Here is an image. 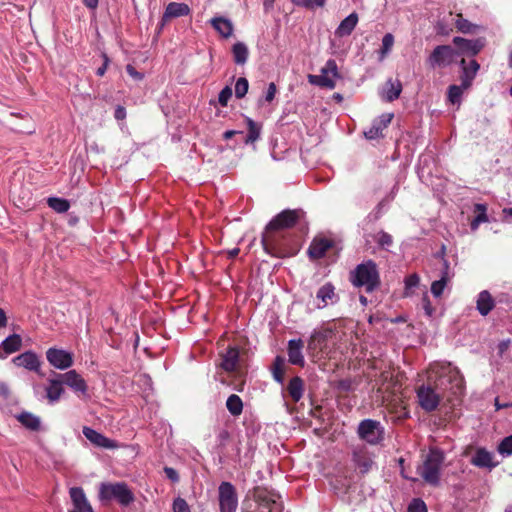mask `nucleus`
Instances as JSON below:
<instances>
[{
  "label": "nucleus",
  "instance_id": "nucleus-1",
  "mask_svg": "<svg viewBox=\"0 0 512 512\" xmlns=\"http://www.w3.org/2000/svg\"><path fill=\"white\" fill-rule=\"evenodd\" d=\"M261 241L264 250L272 256L286 257L293 254L290 235L284 231H277L274 228L269 229V226H266Z\"/></svg>",
  "mask_w": 512,
  "mask_h": 512
},
{
  "label": "nucleus",
  "instance_id": "nucleus-2",
  "mask_svg": "<svg viewBox=\"0 0 512 512\" xmlns=\"http://www.w3.org/2000/svg\"><path fill=\"white\" fill-rule=\"evenodd\" d=\"M350 281L355 287H364L366 292L374 291L380 284L376 263L367 260L358 264L350 273Z\"/></svg>",
  "mask_w": 512,
  "mask_h": 512
},
{
  "label": "nucleus",
  "instance_id": "nucleus-3",
  "mask_svg": "<svg viewBox=\"0 0 512 512\" xmlns=\"http://www.w3.org/2000/svg\"><path fill=\"white\" fill-rule=\"evenodd\" d=\"M444 459V453L441 450L430 449L422 465L417 468L418 474L429 485L438 486Z\"/></svg>",
  "mask_w": 512,
  "mask_h": 512
},
{
  "label": "nucleus",
  "instance_id": "nucleus-4",
  "mask_svg": "<svg viewBox=\"0 0 512 512\" xmlns=\"http://www.w3.org/2000/svg\"><path fill=\"white\" fill-rule=\"evenodd\" d=\"M439 376L436 387L439 389H451L454 394L460 393L463 389V377L460 371L450 363L437 364L434 368Z\"/></svg>",
  "mask_w": 512,
  "mask_h": 512
},
{
  "label": "nucleus",
  "instance_id": "nucleus-5",
  "mask_svg": "<svg viewBox=\"0 0 512 512\" xmlns=\"http://www.w3.org/2000/svg\"><path fill=\"white\" fill-rule=\"evenodd\" d=\"M102 500H117L121 505L127 506L134 501V494L124 482L102 483L99 490Z\"/></svg>",
  "mask_w": 512,
  "mask_h": 512
},
{
  "label": "nucleus",
  "instance_id": "nucleus-6",
  "mask_svg": "<svg viewBox=\"0 0 512 512\" xmlns=\"http://www.w3.org/2000/svg\"><path fill=\"white\" fill-rule=\"evenodd\" d=\"M361 440L371 444H379L384 438V428L379 421L372 419L362 420L357 429Z\"/></svg>",
  "mask_w": 512,
  "mask_h": 512
},
{
  "label": "nucleus",
  "instance_id": "nucleus-7",
  "mask_svg": "<svg viewBox=\"0 0 512 512\" xmlns=\"http://www.w3.org/2000/svg\"><path fill=\"white\" fill-rule=\"evenodd\" d=\"M338 78H340V75L337 63L335 60L329 59L322 67L319 75H309V82L320 87L333 89Z\"/></svg>",
  "mask_w": 512,
  "mask_h": 512
},
{
  "label": "nucleus",
  "instance_id": "nucleus-8",
  "mask_svg": "<svg viewBox=\"0 0 512 512\" xmlns=\"http://www.w3.org/2000/svg\"><path fill=\"white\" fill-rule=\"evenodd\" d=\"M218 491L220 512H236L238 498L235 487L230 482H222Z\"/></svg>",
  "mask_w": 512,
  "mask_h": 512
},
{
  "label": "nucleus",
  "instance_id": "nucleus-9",
  "mask_svg": "<svg viewBox=\"0 0 512 512\" xmlns=\"http://www.w3.org/2000/svg\"><path fill=\"white\" fill-rule=\"evenodd\" d=\"M303 214V211L300 209L284 210L274 217L267 226H269V229L274 228L277 231H283L293 227Z\"/></svg>",
  "mask_w": 512,
  "mask_h": 512
},
{
  "label": "nucleus",
  "instance_id": "nucleus-10",
  "mask_svg": "<svg viewBox=\"0 0 512 512\" xmlns=\"http://www.w3.org/2000/svg\"><path fill=\"white\" fill-rule=\"evenodd\" d=\"M339 301V295L336 293L335 286L327 282L318 288L315 296V308L324 309L329 305H334Z\"/></svg>",
  "mask_w": 512,
  "mask_h": 512
},
{
  "label": "nucleus",
  "instance_id": "nucleus-11",
  "mask_svg": "<svg viewBox=\"0 0 512 512\" xmlns=\"http://www.w3.org/2000/svg\"><path fill=\"white\" fill-rule=\"evenodd\" d=\"M453 43L457 48V54L466 56L477 55L485 46V40L483 38L478 39H466L463 37H454Z\"/></svg>",
  "mask_w": 512,
  "mask_h": 512
},
{
  "label": "nucleus",
  "instance_id": "nucleus-12",
  "mask_svg": "<svg viewBox=\"0 0 512 512\" xmlns=\"http://www.w3.org/2000/svg\"><path fill=\"white\" fill-rule=\"evenodd\" d=\"M420 406L427 412L434 411L441 400V396L430 386L422 385L417 390Z\"/></svg>",
  "mask_w": 512,
  "mask_h": 512
},
{
  "label": "nucleus",
  "instance_id": "nucleus-13",
  "mask_svg": "<svg viewBox=\"0 0 512 512\" xmlns=\"http://www.w3.org/2000/svg\"><path fill=\"white\" fill-rule=\"evenodd\" d=\"M46 358L53 367L60 370L68 369L73 365V355L63 349L49 348Z\"/></svg>",
  "mask_w": 512,
  "mask_h": 512
},
{
  "label": "nucleus",
  "instance_id": "nucleus-14",
  "mask_svg": "<svg viewBox=\"0 0 512 512\" xmlns=\"http://www.w3.org/2000/svg\"><path fill=\"white\" fill-rule=\"evenodd\" d=\"M454 50L448 45H439L434 48L428 58L430 67L447 66L453 61Z\"/></svg>",
  "mask_w": 512,
  "mask_h": 512
},
{
  "label": "nucleus",
  "instance_id": "nucleus-15",
  "mask_svg": "<svg viewBox=\"0 0 512 512\" xmlns=\"http://www.w3.org/2000/svg\"><path fill=\"white\" fill-rule=\"evenodd\" d=\"M393 119L392 113H384L373 120L371 127L364 131V135L369 140L378 139L383 136V130L388 127Z\"/></svg>",
  "mask_w": 512,
  "mask_h": 512
},
{
  "label": "nucleus",
  "instance_id": "nucleus-16",
  "mask_svg": "<svg viewBox=\"0 0 512 512\" xmlns=\"http://www.w3.org/2000/svg\"><path fill=\"white\" fill-rule=\"evenodd\" d=\"M83 434L93 445L100 448L116 449L120 446L116 441L87 426L83 427Z\"/></svg>",
  "mask_w": 512,
  "mask_h": 512
},
{
  "label": "nucleus",
  "instance_id": "nucleus-17",
  "mask_svg": "<svg viewBox=\"0 0 512 512\" xmlns=\"http://www.w3.org/2000/svg\"><path fill=\"white\" fill-rule=\"evenodd\" d=\"M73 508L69 512H93L84 491L80 487H73L69 491Z\"/></svg>",
  "mask_w": 512,
  "mask_h": 512
},
{
  "label": "nucleus",
  "instance_id": "nucleus-18",
  "mask_svg": "<svg viewBox=\"0 0 512 512\" xmlns=\"http://www.w3.org/2000/svg\"><path fill=\"white\" fill-rule=\"evenodd\" d=\"M63 383L73 389L75 392L85 394L87 391V384L80 374L75 370H70L64 374H58Z\"/></svg>",
  "mask_w": 512,
  "mask_h": 512
},
{
  "label": "nucleus",
  "instance_id": "nucleus-19",
  "mask_svg": "<svg viewBox=\"0 0 512 512\" xmlns=\"http://www.w3.org/2000/svg\"><path fill=\"white\" fill-rule=\"evenodd\" d=\"M304 343L301 339H291L288 341L287 353L288 360L293 365L303 367L305 359L302 353Z\"/></svg>",
  "mask_w": 512,
  "mask_h": 512
},
{
  "label": "nucleus",
  "instance_id": "nucleus-20",
  "mask_svg": "<svg viewBox=\"0 0 512 512\" xmlns=\"http://www.w3.org/2000/svg\"><path fill=\"white\" fill-rule=\"evenodd\" d=\"M13 363L16 366L23 367L30 371L38 372L40 368V360L36 353L26 351L13 358Z\"/></svg>",
  "mask_w": 512,
  "mask_h": 512
},
{
  "label": "nucleus",
  "instance_id": "nucleus-21",
  "mask_svg": "<svg viewBox=\"0 0 512 512\" xmlns=\"http://www.w3.org/2000/svg\"><path fill=\"white\" fill-rule=\"evenodd\" d=\"M460 66L462 68L461 83L464 88H470L477 72L480 69V65L476 60H471L468 64L464 59L461 60Z\"/></svg>",
  "mask_w": 512,
  "mask_h": 512
},
{
  "label": "nucleus",
  "instance_id": "nucleus-22",
  "mask_svg": "<svg viewBox=\"0 0 512 512\" xmlns=\"http://www.w3.org/2000/svg\"><path fill=\"white\" fill-rule=\"evenodd\" d=\"M22 338L18 334H12L0 343V359L7 358L10 354L20 350Z\"/></svg>",
  "mask_w": 512,
  "mask_h": 512
},
{
  "label": "nucleus",
  "instance_id": "nucleus-23",
  "mask_svg": "<svg viewBox=\"0 0 512 512\" xmlns=\"http://www.w3.org/2000/svg\"><path fill=\"white\" fill-rule=\"evenodd\" d=\"M471 463L476 467L488 469H492L498 465V462L494 461V455L484 448L477 449L471 459Z\"/></svg>",
  "mask_w": 512,
  "mask_h": 512
},
{
  "label": "nucleus",
  "instance_id": "nucleus-24",
  "mask_svg": "<svg viewBox=\"0 0 512 512\" xmlns=\"http://www.w3.org/2000/svg\"><path fill=\"white\" fill-rule=\"evenodd\" d=\"M239 349L235 346L229 347L225 353L222 354L221 367L227 372H234L239 366Z\"/></svg>",
  "mask_w": 512,
  "mask_h": 512
},
{
  "label": "nucleus",
  "instance_id": "nucleus-25",
  "mask_svg": "<svg viewBox=\"0 0 512 512\" xmlns=\"http://www.w3.org/2000/svg\"><path fill=\"white\" fill-rule=\"evenodd\" d=\"M402 92V84L398 79H388L382 90L381 97L387 102H392L396 100Z\"/></svg>",
  "mask_w": 512,
  "mask_h": 512
},
{
  "label": "nucleus",
  "instance_id": "nucleus-26",
  "mask_svg": "<svg viewBox=\"0 0 512 512\" xmlns=\"http://www.w3.org/2000/svg\"><path fill=\"white\" fill-rule=\"evenodd\" d=\"M353 461L362 473H367L373 464L372 458L364 446L354 449Z\"/></svg>",
  "mask_w": 512,
  "mask_h": 512
},
{
  "label": "nucleus",
  "instance_id": "nucleus-27",
  "mask_svg": "<svg viewBox=\"0 0 512 512\" xmlns=\"http://www.w3.org/2000/svg\"><path fill=\"white\" fill-rule=\"evenodd\" d=\"M189 14L190 8L187 4L179 2H170L166 6L165 12L162 16V21L165 22L168 19L187 16Z\"/></svg>",
  "mask_w": 512,
  "mask_h": 512
},
{
  "label": "nucleus",
  "instance_id": "nucleus-28",
  "mask_svg": "<svg viewBox=\"0 0 512 512\" xmlns=\"http://www.w3.org/2000/svg\"><path fill=\"white\" fill-rule=\"evenodd\" d=\"M63 381L57 376L55 379H49L48 385L46 386V397L50 403L59 401L62 394L64 393Z\"/></svg>",
  "mask_w": 512,
  "mask_h": 512
},
{
  "label": "nucleus",
  "instance_id": "nucleus-29",
  "mask_svg": "<svg viewBox=\"0 0 512 512\" xmlns=\"http://www.w3.org/2000/svg\"><path fill=\"white\" fill-rule=\"evenodd\" d=\"M331 245V241L326 238H315L309 246L308 254L313 259L322 258Z\"/></svg>",
  "mask_w": 512,
  "mask_h": 512
},
{
  "label": "nucleus",
  "instance_id": "nucleus-30",
  "mask_svg": "<svg viewBox=\"0 0 512 512\" xmlns=\"http://www.w3.org/2000/svg\"><path fill=\"white\" fill-rule=\"evenodd\" d=\"M15 418L28 430L39 431L41 429V419L28 411L16 414Z\"/></svg>",
  "mask_w": 512,
  "mask_h": 512
},
{
  "label": "nucleus",
  "instance_id": "nucleus-31",
  "mask_svg": "<svg viewBox=\"0 0 512 512\" xmlns=\"http://www.w3.org/2000/svg\"><path fill=\"white\" fill-rule=\"evenodd\" d=\"M357 23L358 15L355 12L349 14L346 18H344L341 21V23L335 30V35L338 37L349 36L355 29Z\"/></svg>",
  "mask_w": 512,
  "mask_h": 512
},
{
  "label": "nucleus",
  "instance_id": "nucleus-32",
  "mask_svg": "<svg viewBox=\"0 0 512 512\" xmlns=\"http://www.w3.org/2000/svg\"><path fill=\"white\" fill-rule=\"evenodd\" d=\"M495 301L487 290L479 293L477 298V310L482 316H486L494 308Z\"/></svg>",
  "mask_w": 512,
  "mask_h": 512
},
{
  "label": "nucleus",
  "instance_id": "nucleus-33",
  "mask_svg": "<svg viewBox=\"0 0 512 512\" xmlns=\"http://www.w3.org/2000/svg\"><path fill=\"white\" fill-rule=\"evenodd\" d=\"M212 27L224 38H229L233 33L232 22L224 17H215L210 20Z\"/></svg>",
  "mask_w": 512,
  "mask_h": 512
},
{
  "label": "nucleus",
  "instance_id": "nucleus-34",
  "mask_svg": "<svg viewBox=\"0 0 512 512\" xmlns=\"http://www.w3.org/2000/svg\"><path fill=\"white\" fill-rule=\"evenodd\" d=\"M328 336L329 331L327 330H314L308 340V349L321 350L325 346Z\"/></svg>",
  "mask_w": 512,
  "mask_h": 512
},
{
  "label": "nucleus",
  "instance_id": "nucleus-35",
  "mask_svg": "<svg viewBox=\"0 0 512 512\" xmlns=\"http://www.w3.org/2000/svg\"><path fill=\"white\" fill-rule=\"evenodd\" d=\"M287 391L289 396L292 398L294 402H298L302 397L304 393V382L303 380L295 376L293 377L287 386Z\"/></svg>",
  "mask_w": 512,
  "mask_h": 512
},
{
  "label": "nucleus",
  "instance_id": "nucleus-36",
  "mask_svg": "<svg viewBox=\"0 0 512 512\" xmlns=\"http://www.w3.org/2000/svg\"><path fill=\"white\" fill-rule=\"evenodd\" d=\"M445 269L442 272L441 278L439 280H435L431 284V293L434 297L438 298L443 294L445 287L450 281L449 273H448V263L444 261Z\"/></svg>",
  "mask_w": 512,
  "mask_h": 512
},
{
  "label": "nucleus",
  "instance_id": "nucleus-37",
  "mask_svg": "<svg viewBox=\"0 0 512 512\" xmlns=\"http://www.w3.org/2000/svg\"><path fill=\"white\" fill-rule=\"evenodd\" d=\"M234 62L238 65H244L247 62L249 51L243 42H237L232 47Z\"/></svg>",
  "mask_w": 512,
  "mask_h": 512
},
{
  "label": "nucleus",
  "instance_id": "nucleus-38",
  "mask_svg": "<svg viewBox=\"0 0 512 512\" xmlns=\"http://www.w3.org/2000/svg\"><path fill=\"white\" fill-rule=\"evenodd\" d=\"M467 89L468 88H464L462 83L460 85H450L447 93L448 101L451 104L457 105L459 107L461 104L462 95Z\"/></svg>",
  "mask_w": 512,
  "mask_h": 512
},
{
  "label": "nucleus",
  "instance_id": "nucleus-39",
  "mask_svg": "<svg viewBox=\"0 0 512 512\" xmlns=\"http://www.w3.org/2000/svg\"><path fill=\"white\" fill-rule=\"evenodd\" d=\"M226 407L231 415L239 416L243 411V402L238 395L232 394L226 401Z\"/></svg>",
  "mask_w": 512,
  "mask_h": 512
},
{
  "label": "nucleus",
  "instance_id": "nucleus-40",
  "mask_svg": "<svg viewBox=\"0 0 512 512\" xmlns=\"http://www.w3.org/2000/svg\"><path fill=\"white\" fill-rule=\"evenodd\" d=\"M48 206L57 213H65L70 208L68 200L59 197H50L47 200Z\"/></svg>",
  "mask_w": 512,
  "mask_h": 512
},
{
  "label": "nucleus",
  "instance_id": "nucleus-41",
  "mask_svg": "<svg viewBox=\"0 0 512 512\" xmlns=\"http://www.w3.org/2000/svg\"><path fill=\"white\" fill-rule=\"evenodd\" d=\"M455 26L461 33H472L478 27L477 25L463 18L462 14L456 15Z\"/></svg>",
  "mask_w": 512,
  "mask_h": 512
},
{
  "label": "nucleus",
  "instance_id": "nucleus-42",
  "mask_svg": "<svg viewBox=\"0 0 512 512\" xmlns=\"http://www.w3.org/2000/svg\"><path fill=\"white\" fill-rule=\"evenodd\" d=\"M394 45V36L391 33H387L382 38V46L379 52V60L383 61L385 57L390 53Z\"/></svg>",
  "mask_w": 512,
  "mask_h": 512
},
{
  "label": "nucleus",
  "instance_id": "nucleus-43",
  "mask_svg": "<svg viewBox=\"0 0 512 512\" xmlns=\"http://www.w3.org/2000/svg\"><path fill=\"white\" fill-rule=\"evenodd\" d=\"M260 137V128L251 119H248V133L245 137V143H253Z\"/></svg>",
  "mask_w": 512,
  "mask_h": 512
},
{
  "label": "nucleus",
  "instance_id": "nucleus-44",
  "mask_svg": "<svg viewBox=\"0 0 512 512\" xmlns=\"http://www.w3.org/2000/svg\"><path fill=\"white\" fill-rule=\"evenodd\" d=\"M284 360L282 357L277 356L273 365V377L278 383H283L284 381V371H283Z\"/></svg>",
  "mask_w": 512,
  "mask_h": 512
},
{
  "label": "nucleus",
  "instance_id": "nucleus-45",
  "mask_svg": "<svg viewBox=\"0 0 512 512\" xmlns=\"http://www.w3.org/2000/svg\"><path fill=\"white\" fill-rule=\"evenodd\" d=\"M248 87H249V84H248V80L246 78H244V77L238 78L235 83V96L238 99L243 98L248 92Z\"/></svg>",
  "mask_w": 512,
  "mask_h": 512
},
{
  "label": "nucleus",
  "instance_id": "nucleus-46",
  "mask_svg": "<svg viewBox=\"0 0 512 512\" xmlns=\"http://www.w3.org/2000/svg\"><path fill=\"white\" fill-rule=\"evenodd\" d=\"M420 278L417 274H411L405 278V296L412 294V289L419 285Z\"/></svg>",
  "mask_w": 512,
  "mask_h": 512
},
{
  "label": "nucleus",
  "instance_id": "nucleus-47",
  "mask_svg": "<svg viewBox=\"0 0 512 512\" xmlns=\"http://www.w3.org/2000/svg\"><path fill=\"white\" fill-rule=\"evenodd\" d=\"M375 240L384 249H388L393 244L392 236L385 231L378 232Z\"/></svg>",
  "mask_w": 512,
  "mask_h": 512
},
{
  "label": "nucleus",
  "instance_id": "nucleus-48",
  "mask_svg": "<svg viewBox=\"0 0 512 512\" xmlns=\"http://www.w3.org/2000/svg\"><path fill=\"white\" fill-rule=\"evenodd\" d=\"M498 452L503 456L512 455V435L505 437L498 446Z\"/></svg>",
  "mask_w": 512,
  "mask_h": 512
},
{
  "label": "nucleus",
  "instance_id": "nucleus-49",
  "mask_svg": "<svg viewBox=\"0 0 512 512\" xmlns=\"http://www.w3.org/2000/svg\"><path fill=\"white\" fill-rule=\"evenodd\" d=\"M474 212L477 213L474 218L477 219L480 223H485L488 221L487 206L485 204L476 203L474 205Z\"/></svg>",
  "mask_w": 512,
  "mask_h": 512
},
{
  "label": "nucleus",
  "instance_id": "nucleus-50",
  "mask_svg": "<svg viewBox=\"0 0 512 512\" xmlns=\"http://www.w3.org/2000/svg\"><path fill=\"white\" fill-rule=\"evenodd\" d=\"M408 512H427L425 502L419 498L413 499L409 504Z\"/></svg>",
  "mask_w": 512,
  "mask_h": 512
},
{
  "label": "nucleus",
  "instance_id": "nucleus-51",
  "mask_svg": "<svg viewBox=\"0 0 512 512\" xmlns=\"http://www.w3.org/2000/svg\"><path fill=\"white\" fill-rule=\"evenodd\" d=\"M232 97V89L229 86H225L218 95V102L221 106L225 107L228 101Z\"/></svg>",
  "mask_w": 512,
  "mask_h": 512
},
{
  "label": "nucleus",
  "instance_id": "nucleus-52",
  "mask_svg": "<svg viewBox=\"0 0 512 512\" xmlns=\"http://www.w3.org/2000/svg\"><path fill=\"white\" fill-rule=\"evenodd\" d=\"M173 511L174 512H191L189 505L181 497H177L174 500V502H173Z\"/></svg>",
  "mask_w": 512,
  "mask_h": 512
},
{
  "label": "nucleus",
  "instance_id": "nucleus-53",
  "mask_svg": "<svg viewBox=\"0 0 512 512\" xmlns=\"http://www.w3.org/2000/svg\"><path fill=\"white\" fill-rule=\"evenodd\" d=\"M276 92H277L276 85L273 82H271L268 85L267 91L264 96V100L268 103L272 102L275 98Z\"/></svg>",
  "mask_w": 512,
  "mask_h": 512
},
{
  "label": "nucleus",
  "instance_id": "nucleus-54",
  "mask_svg": "<svg viewBox=\"0 0 512 512\" xmlns=\"http://www.w3.org/2000/svg\"><path fill=\"white\" fill-rule=\"evenodd\" d=\"M422 307L425 311V314L429 317H431L434 313V308L431 305V302L429 300V297L427 294H424L422 298Z\"/></svg>",
  "mask_w": 512,
  "mask_h": 512
},
{
  "label": "nucleus",
  "instance_id": "nucleus-55",
  "mask_svg": "<svg viewBox=\"0 0 512 512\" xmlns=\"http://www.w3.org/2000/svg\"><path fill=\"white\" fill-rule=\"evenodd\" d=\"M164 473L166 477L173 483H177L179 481V474L174 468L166 466L164 468Z\"/></svg>",
  "mask_w": 512,
  "mask_h": 512
},
{
  "label": "nucleus",
  "instance_id": "nucleus-56",
  "mask_svg": "<svg viewBox=\"0 0 512 512\" xmlns=\"http://www.w3.org/2000/svg\"><path fill=\"white\" fill-rule=\"evenodd\" d=\"M126 72L135 80H141L143 78V75L130 64L126 66Z\"/></svg>",
  "mask_w": 512,
  "mask_h": 512
},
{
  "label": "nucleus",
  "instance_id": "nucleus-57",
  "mask_svg": "<svg viewBox=\"0 0 512 512\" xmlns=\"http://www.w3.org/2000/svg\"><path fill=\"white\" fill-rule=\"evenodd\" d=\"M114 116H115V118H116L117 120H123V119H125V117H126V110H125V108H124V107H122V106H118V107L116 108V110H115V115H114Z\"/></svg>",
  "mask_w": 512,
  "mask_h": 512
},
{
  "label": "nucleus",
  "instance_id": "nucleus-58",
  "mask_svg": "<svg viewBox=\"0 0 512 512\" xmlns=\"http://www.w3.org/2000/svg\"><path fill=\"white\" fill-rule=\"evenodd\" d=\"M293 4L305 8H312V0H291Z\"/></svg>",
  "mask_w": 512,
  "mask_h": 512
},
{
  "label": "nucleus",
  "instance_id": "nucleus-59",
  "mask_svg": "<svg viewBox=\"0 0 512 512\" xmlns=\"http://www.w3.org/2000/svg\"><path fill=\"white\" fill-rule=\"evenodd\" d=\"M236 134H242L241 131H236V130H227L223 133V138L225 140H229L231 139L234 135Z\"/></svg>",
  "mask_w": 512,
  "mask_h": 512
},
{
  "label": "nucleus",
  "instance_id": "nucleus-60",
  "mask_svg": "<svg viewBox=\"0 0 512 512\" xmlns=\"http://www.w3.org/2000/svg\"><path fill=\"white\" fill-rule=\"evenodd\" d=\"M7 325V316L5 311L0 308V328L6 327Z\"/></svg>",
  "mask_w": 512,
  "mask_h": 512
},
{
  "label": "nucleus",
  "instance_id": "nucleus-61",
  "mask_svg": "<svg viewBox=\"0 0 512 512\" xmlns=\"http://www.w3.org/2000/svg\"><path fill=\"white\" fill-rule=\"evenodd\" d=\"M83 4L90 8V9H95L97 6H98V0H82Z\"/></svg>",
  "mask_w": 512,
  "mask_h": 512
},
{
  "label": "nucleus",
  "instance_id": "nucleus-62",
  "mask_svg": "<svg viewBox=\"0 0 512 512\" xmlns=\"http://www.w3.org/2000/svg\"><path fill=\"white\" fill-rule=\"evenodd\" d=\"M107 61H108V60L106 59V60H105V62H104V64H103L101 67H99V68L97 69L96 74H97L98 76H100V77H101V76H103V75L105 74V72H106V70H107Z\"/></svg>",
  "mask_w": 512,
  "mask_h": 512
},
{
  "label": "nucleus",
  "instance_id": "nucleus-63",
  "mask_svg": "<svg viewBox=\"0 0 512 512\" xmlns=\"http://www.w3.org/2000/svg\"><path fill=\"white\" fill-rule=\"evenodd\" d=\"M275 0H263V6L266 11L273 8Z\"/></svg>",
  "mask_w": 512,
  "mask_h": 512
},
{
  "label": "nucleus",
  "instance_id": "nucleus-64",
  "mask_svg": "<svg viewBox=\"0 0 512 512\" xmlns=\"http://www.w3.org/2000/svg\"><path fill=\"white\" fill-rule=\"evenodd\" d=\"M503 216L505 220H508L509 217H512V207L511 208H504L502 210Z\"/></svg>",
  "mask_w": 512,
  "mask_h": 512
}]
</instances>
